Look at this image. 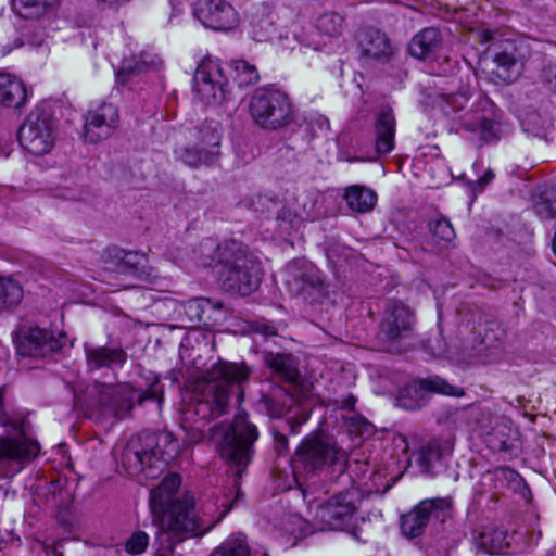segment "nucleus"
<instances>
[{
	"instance_id": "nucleus-56",
	"label": "nucleus",
	"mask_w": 556,
	"mask_h": 556,
	"mask_svg": "<svg viewBox=\"0 0 556 556\" xmlns=\"http://www.w3.org/2000/svg\"><path fill=\"white\" fill-rule=\"evenodd\" d=\"M494 178V173L492 169H488L482 177L478 179V185L483 188Z\"/></svg>"
},
{
	"instance_id": "nucleus-15",
	"label": "nucleus",
	"mask_w": 556,
	"mask_h": 556,
	"mask_svg": "<svg viewBox=\"0 0 556 556\" xmlns=\"http://www.w3.org/2000/svg\"><path fill=\"white\" fill-rule=\"evenodd\" d=\"M529 47L522 41H504L493 49L496 76L506 83L515 81L529 58Z\"/></svg>"
},
{
	"instance_id": "nucleus-39",
	"label": "nucleus",
	"mask_w": 556,
	"mask_h": 556,
	"mask_svg": "<svg viewBox=\"0 0 556 556\" xmlns=\"http://www.w3.org/2000/svg\"><path fill=\"white\" fill-rule=\"evenodd\" d=\"M230 76L239 88L250 87L258 83L260 74L255 65L245 60H236L229 64Z\"/></svg>"
},
{
	"instance_id": "nucleus-47",
	"label": "nucleus",
	"mask_w": 556,
	"mask_h": 556,
	"mask_svg": "<svg viewBox=\"0 0 556 556\" xmlns=\"http://www.w3.org/2000/svg\"><path fill=\"white\" fill-rule=\"evenodd\" d=\"M70 493L63 489L61 480H53L47 486L45 497L52 506H61L70 498Z\"/></svg>"
},
{
	"instance_id": "nucleus-18",
	"label": "nucleus",
	"mask_w": 556,
	"mask_h": 556,
	"mask_svg": "<svg viewBox=\"0 0 556 556\" xmlns=\"http://www.w3.org/2000/svg\"><path fill=\"white\" fill-rule=\"evenodd\" d=\"M63 336L59 338L47 329L31 327L20 332L17 353L24 357H46L63 346Z\"/></svg>"
},
{
	"instance_id": "nucleus-19",
	"label": "nucleus",
	"mask_w": 556,
	"mask_h": 556,
	"mask_svg": "<svg viewBox=\"0 0 556 556\" xmlns=\"http://www.w3.org/2000/svg\"><path fill=\"white\" fill-rule=\"evenodd\" d=\"M119 112L116 105L103 102L94 110H90L85 117V139L97 143L110 138L117 129Z\"/></svg>"
},
{
	"instance_id": "nucleus-52",
	"label": "nucleus",
	"mask_w": 556,
	"mask_h": 556,
	"mask_svg": "<svg viewBox=\"0 0 556 556\" xmlns=\"http://www.w3.org/2000/svg\"><path fill=\"white\" fill-rule=\"evenodd\" d=\"M293 218H295L293 212L286 207L281 208L277 214V220L280 222V227H283V224H286V226L291 225ZM285 229H287V227H285Z\"/></svg>"
},
{
	"instance_id": "nucleus-27",
	"label": "nucleus",
	"mask_w": 556,
	"mask_h": 556,
	"mask_svg": "<svg viewBox=\"0 0 556 556\" xmlns=\"http://www.w3.org/2000/svg\"><path fill=\"white\" fill-rule=\"evenodd\" d=\"M521 477L515 470L507 467H497L481 475L477 491L481 495L490 494L493 497L510 484L519 483Z\"/></svg>"
},
{
	"instance_id": "nucleus-31",
	"label": "nucleus",
	"mask_w": 556,
	"mask_h": 556,
	"mask_svg": "<svg viewBox=\"0 0 556 556\" xmlns=\"http://www.w3.org/2000/svg\"><path fill=\"white\" fill-rule=\"evenodd\" d=\"M26 99L24 83L9 73L0 72V103L7 108L20 109Z\"/></svg>"
},
{
	"instance_id": "nucleus-45",
	"label": "nucleus",
	"mask_w": 556,
	"mask_h": 556,
	"mask_svg": "<svg viewBox=\"0 0 556 556\" xmlns=\"http://www.w3.org/2000/svg\"><path fill=\"white\" fill-rule=\"evenodd\" d=\"M500 341L498 334L494 329L485 328L483 333H479V338L473 339V343L470 346L472 354L480 355L484 351L497 346Z\"/></svg>"
},
{
	"instance_id": "nucleus-59",
	"label": "nucleus",
	"mask_w": 556,
	"mask_h": 556,
	"mask_svg": "<svg viewBox=\"0 0 556 556\" xmlns=\"http://www.w3.org/2000/svg\"><path fill=\"white\" fill-rule=\"evenodd\" d=\"M173 547L170 546L167 551L159 552L155 556H166L167 553H172Z\"/></svg>"
},
{
	"instance_id": "nucleus-3",
	"label": "nucleus",
	"mask_w": 556,
	"mask_h": 556,
	"mask_svg": "<svg viewBox=\"0 0 556 556\" xmlns=\"http://www.w3.org/2000/svg\"><path fill=\"white\" fill-rule=\"evenodd\" d=\"M163 402V386L154 379L147 390L135 389L129 384L106 386L96 382L88 387L85 396L75 395V405L80 409L93 410L101 408L117 419L128 416L135 404L144 401Z\"/></svg>"
},
{
	"instance_id": "nucleus-13",
	"label": "nucleus",
	"mask_w": 556,
	"mask_h": 556,
	"mask_svg": "<svg viewBox=\"0 0 556 556\" xmlns=\"http://www.w3.org/2000/svg\"><path fill=\"white\" fill-rule=\"evenodd\" d=\"M194 91L205 104L222 103L227 98V79L218 61L206 59L193 76Z\"/></svg>"
},
{
	"instance_id": "nucleus-14",
	"label": "nucleus",
	"mask_w": 556,
	"mask_h": 556,
	"mask_svg": "<svg viewBox=\"0 0 556 556\" xmlns=\"http://www.w3.org/2000/svg\"><path fill=\"white\" fill-rule=\"evenodd\" d=\"M359 496L356 491L348 490L331 496L317 506L315 519L321 529L341 530L350 522L356 511Z\"/></svg>"
},
{
	"instance_id": "nucleus-2",
	"label": "nucleus",
	"mask_w": 556,
	"mask_h": 556,
	"mask_svg": "<svg viewBox=\"0 0 556 556\" xmlns=\"http://www.w3.org/2000/svg\"><path fill=\"white\" fill-rule=\"evenodd\" d=\"M179 442L172 432L144 433L129 440L122 453L127 473L140 481L157 478L179 453Z\"/></svg>"
},
{
	"instance_id": "nucleus-9",
	"label": "nucleus",
	"mask_w": 556,
	"mask_h": 556,
	"mask_svg": "<svg viewBox=\"0 0 556 556\" xmlns=\"http://www.w3.org/2000/svg\"><path fill=\"white\" fill-rule=\"evenodd\" d=\"M294 470L306 475L323 470L333 465L345 466L346 453L336 443L320 435H309L303 439L295 451Z\"/></svg>"
},
{
	"instance_id": "nucleus-50",
	"label": "nucleus",
	"mask_w": 556,
	"mask_h": 556,
	"mask_svg": "<svg viewBox=\"0 0 556 556\" xmlns=\"http://www.w3.org/2000/svg\"><path fill=\"white\" fill-rule=\"evenodd\" d=\"M274 437V448L278 455H286L289 451L287 433L278 428L271 430Z\"/></svg>"
},
{
	"instance_id": "nucleus-48",
	"label": "nucleus",
	"mask_w": 556,
	"mask_h": 556,
	"mask_svg": "<svg viewBox=\"0 0 556 556\" xmlns=\"http://www.w3.org/2000/svg\"><path fill=\"white\" fill-rule=\"evenodd\" d=\"M149 545V535L142 531H135L125 542V551L130 555H140Z\"/></svg>"
},
{
	"instance_id": "nucleus-44",
	"label": "nucleus",
	"mask_w": 556,
	"mask_h": 556,
	"mask_svg": "<svg viewBox=\"0 0 556 556\" xmlns=\"http://www.w3.org/2000/svg\"><path fill=\"white\" fill-rule=\"evenodd\" d=\"M469 100V93L467 90L458 93H442L439 96L438 105L441 108L444 114L451 115L460 112Z\"/></svg>"
},
{
	"instance_id": "nucleus-5",
	"label": "nucleus",
	"mask_w": 556,
	"mask_h": 556,
	"mask_svg": "<svg viewBox=\"0 0 556 556\" xmlns=\"http://www.w3.org/2000/svg\"><path fill=\"white\" fill-rule=\"evenodd\" d=\"M216 260L219 281L227 292L245 296L260 286L261 265L242 243L223 242L216 249Z\"/></svg>"
},
{
	"instance_id": "nucleus-36",
	"label": "nucleus",
	"mask_w": 556,
	"mask_h": 556,
	"mask_svg": "<svg viewBox=\"0 0 556 556\" xmlns=\"http://www.w3.org/2000/svg\"><path fill=\"white\" fill-rule=\"evenodd\" d=\"M58 3L59 0H13L12 9L21 17L33 20L51 12Z\"/></svg>"
},
{
	"instance_id": "nucleus-57",
	"label": "nucleus",
	"mask_w": 556,
	"mask_h": 556,
	"mask_svg": "<svg viewBox=\"0 0 556 556\" xmlns=\"http://www.w3.org/2000/svg\"><path fill=\"white\" fill-rule=\"evenodd\" d=\"M131 73L132 68L129 65H127V63H124L122 68L117 73V77L121 80H125Z\"/></svg>"
},
{
	"instance_id": "nucleus-43",
	"label": "nucleus",
	"mask_w": 556,
	"mask_h": 556,
	"mask_svg": "<svg viewBox=\"0 0 556 556\" xmlns=\"http://www.w3.org/2000/svg\"><path fill=\"white\" fill-rule=\"evenodd\" d=\"M344 18L336 12H327L320 15L316 23L318 31L328 37L339 36L343 30Z\"/></svg>"
},
{
	"instance_id": "nucleus-33",
	"label": "nucleus",
	"mask_w": 556,
	"mask_h": 556,
	"mask_svg": "<svg viewBox=\"0 0 556 556\" xmlns=\"http://www.w3.org/2000/svg\"><path fill=\"white\" fill-rule=\"evenodd\" d=\"M180 482V477L176 473L164 477L160 484L150 491V502L153 509L163 511L174 505L175 502L181 501V498L175 497Z\"/></svg>"
},
{
	"instance_id": "nucleus-54",
	"label": "nucleus",
	"mask_w": 556,
	"mask_h": 556,
	"mask_svg": "<svg viewBox=\"0 0 556 556\" xmlns=\"http://www.w3.org/2000/svg\"><path fill=\"white\" fill-rule=\"evenodd\" d=\"M304 422H305V419L302 420V421H299V420H288L287 422H285L283 429H281V430L285 431L286 433L288 432L290 434H298L300 427Z\"/></svg>"
},
{
	"instance_id": "nucleus-23",
	"label": "nucleus",
	"mask_w": 556,
	"mask_h": 556,
	"mask_svg": "<svg viewBox=\"0 0 556 556\" xmlns=\"http://www.w3.org/2000/svg\"><path fill=\"white\" fill-rule=\"evenodd\" d=\"M114 261L110 263L108 269L114 270L118 275L129 276L141 281H152L157 277L154 268L148 266V260L144 254L117 250L114 254Z\"/></svg>"
},
{
	"instance_id": "nucleus-35",
	"label": "nucleus",
	"mask_w": 556,
	"mask_h": 556,
	"mask_svg": "<svg viewBox=\"0 0 556 556\" xmlns=\"http://www.w3.org/2000/svg\"><path fill=\"white\" fill-rule=\"evenodd\" d=\"M220 308V303H213L205 298H195L182 303L179 307V314L184 313L190 323L207 324L211 319L210 316H206L207 312Z\"/></svg>"
},
{
	"instance_id": "nucleus-1",
	"label": "nucleus",
	"mask_w": 556,
	"mask_h": 556,
	"mask_svg": "<svg viewBox=\"0 0 556 556\" xmlns=\"http://www.w3.org/2000/svg\"><path fill=\"white\" fill-rule=\"evenodd\" d=\"M251 370L244 363L218 361L204 375V384L199 400L187 405L180 416V427L187 445L198 444L210 439L216 426L211 420L225 414L230 393L237 389L242 396V386Z\"/></svg>"
},
{
	"instance_id": "nucleus-11",
	"label": "nucleus",
	"mask_w": 556,
	"mask_h": 556,
	"mask_svg": "<svg viewBox=\"0 0 556 556\" xmlns=\"http://www.w3.org/2000/svg\"><path fill=\"white\" fill-rule=\"evenodd\" d=\"M452 514V497L424 500L412 511L402 516L401 530L407 538H417L429 522L444 523Z\"/></svg>"
},
{
	"instance_id": "nucleus-42",
	"label": "nucleus",
	"mask_w": 556,
	"mask_h": 556,
	"mask_svg": "<svg viewBox=\"0 0 556 556\" xmlns=\"http://www.w3.org/2000/svg\"><path fill=\"white\" fill-rule=\"evenodd\" d=\"M22 298L23 289L17 281L0 277V311L17 305Z\"/></svg>"
},
{
	"instance_id": "nucleus-22",
	"label": "nucleus",
	"mask_w": 556,
	"mask_h": 556,
	"mask_svg": "<svg viewBox=\"0 0 556 556\" xmlns=\"http://www.w3.org/2000/svg\"><path fill=\"white\" fill-rule=\"evenodd\" d=\"M356 40L361 58L365 60L386 63L395 53V47L388 35L378 28L361 29L357 33Z\"/></svg>"
},
{
	"instance_id": "nucleus-40",
	"label": "nucleus",
	"mask_w": 556,
	"mask_h": 556,
	"mask_svg": "<svg viewBox=\"0 0 556 556\" xmlns=\"http://www.w3.org/2000/svg\"><path fill=\"white\" fill-rule=\"evenodd\" d=\"M533 208L538 216L544 219L556 217V188L544 187L539 190L533 200Z\"/></svg>"
},
{
	"instance_id": "nucleus-46",
	"label": "nucleus",
	"mask_w": 556,
	"mask_h": 556,
	"mask_svg": "<svg viewBox=\"0 0 556 556\" xmlns=\"http://www.w3.org/2000/svg\"><path fill=\"white\" fill-rule=\"evenodd\" d=\"M544 121L539 112L530 111L521 118V127L525 132L540 137L544 135Z\"/></svg>"
},
{
	"instance_id": "nucleus-12",
	"label": "nucleus",
	"mask_w": 556,
	"mask_h": 556,
	"mask_svg": "<svg viewBox=\"0 0 556 556\" xmlns=\"http://www.w3.org/2000/svg\"><path fill=\"white\" fill-rule=\"evenodd\" d=\"M415 312L401 301H390L380 323L381 338L391 344L412 339L415 333Z\"/></svg>"
},
{
	"instance_id": "nucleus-58",
	"label": "nucleus",
	"mask_w": 556,
	"mask_h": 556,
	"mask_svg": "<svg viewBox=\"0 0 556 556\" xmlns=\"http://www.w3.org/2000/svg\"><path fill=\"white\" fill-rule=\"evenodd\" d=\"M254 38L257 41H267L271 38V34H262L256 28L254 29Z\"/></svg>"
},
{
	"instance_id": "nucleus-8",
	"label": "nucleus",
	"mask_w": 556,
	"mask_h": 556,
	"mask_svg": "<svg viewBox=\"0 0 556 556\" xmlns=\"http://www.w3.org/2000/svg\"><path fill=\"white\" fill-rule=\"evenodd\" d=\"M257 438V428L249 421L245 413L238 414L232 424L224 430L218 447L219 453L230 466L238 468L236 473L238 477L251 462L254 453L253 444Z\"/></svg>"
},
{
	"instance_id": "nucleus-51",
	"label": "nucleus",
	"mask_w": 556,
	"mask_h": 556,
	"mask_svg": "<svg viewBox=\"0 0 556 556\" xmlns=\"http://www.w3.org/2000/svg\"><path fill=\"white\" fill-rule=\"evenodd\" d=\"M253 331L264 334L265 337H275L277 336V328L267 321H256L253 325Z\"/></svg>"
},
{
	"instance_id": "nucleus-24",
	"label": "nucleus",
	"mask_w": 556,
	"mask_h": 556,
	"mask_svg": "<svg viewBox=\"0 0 556 556\" xmlns=\"http://www.w3.org/2000/svg\"><path fill=\"white\" fill-rule=\"evenodd\" d=\"M421 391H430L444 395H458V388L447 383L440 377H431L420 382V386H407L399 399L400 406L406 409H415L420 407V400L422 395H418Z\"/></svg>"
},
{
	"instance_id": "nucleus-4",
	"label": "nucleus",
	"mask_w": 556,
	"mask_h": 556,
	"mask_svg": "<svg viewBox=\"0 0 556 556\" xmlns=\"http://www.w3.org/2000/svg\"><path fill=\"white\" fill-rule=\"evenodd\" d=\"M0 479L12 478L39 454L40 446L31 435V425L21 414L0 410Z\"/></svg>"
},
{
	"instance_id": "nucleus-6",
	"label": "nucleus",
	"mask_w": 556,
	"mask_h": 556,
	"mask_svg": "<svg viewBox=\"0 0 556 556\" xmlns=\"http://www.w3.org/2000/svg\"><path fill=\"white\" fill-rule=\"evenodd\" d=\"M222 127L216 121H204L188 128L184 141L174 149L175 161L197 169L214 164L220 155Z\"/></svg>"
},
{
	"instance_id": "nucleus-17",
	"label": "nucleus",
	"mask_w": 556,
	"mask_h": 556,
	"mask_svg": "<svg viewBox=\"0 0 556 556\" xmlns=\"http://www.w3.org/2000/svg\"><path fill=\"white\" fill-rule=\"evenodd\" d=\"M193 12L205 27L217 31L230 30L239 23L237 11L226 0H198Z\"/></svg>"
},
{
	"instance_id": "nucleus-20",
	"label": "nucleus",
	"mask_w": 556,
	"mask_h": 556,
	"mask_svg": "<svg viewBox=\"0 0 556 556\" xmlns=\"http://www.w3.org/2000/svg\"><path fill=\"white\" fill-rule=\"evenodd\" d=\"M164 525L174 535H195L202 533L194 514V501L190 495H185L169 508L162 511Z\"/></svg>"
},
{
	"instance_id": "nucleus-60",
	"label": "nucleus",
	"mask_w": 556,
	"mask_h": 556,
	"mask_svg": "<svg viewBox=\"0 0 556 556\" xmlns=\"http://www.w3.org/2000/svg\"><path fill=\"white\" fill-rule=\"evenodd\" d=\"M53 553H54L55 555H60V554H59V552H58V546H56V545L53 547Z\"/></svg>"
},
{
	"instance_id": "nucleus-30",
	"label": "nucleus",
	"mask_w": 556,
	"mask_h": 556,
	"mask_svg": "<svg viewBox=\"0 0 556 556\" xmlns=\"http://www.w3.org/2000/svg\"><path fill=\"white\" fill-rule=\"evenodd\" d=\"M263 362L278 378L291 383L299 381L298 362L292 354L265 352Z\"/></svg>"
},
{
	"instance_id": "nucleus-29",
	"label": "nucleus",
	"mask_w": 556,
	"mask_h": 556,
	"mask_svg": "<svg viewBox=\"0 0 556 556\" xmlns=\"http://www.w3.org/2000/svg\"><path fill=\"white\" fill-rule=\"evenodd\" d=\"M441 46L442 36L440 30L435 27H427L412 38L408 51L416 59L427 60L432 58Z\"/></svg>"
},
{
	"instance_id": "nucleus-25",
	"label": "nucleus",
	"mask_w": 556,
	"mask_h": 556,
	"mask_svg": "<svg viewBox=\"0 0 556 556\" xmlns=\"http://www.w3.org/2000/svg\"><path fill=\"white\" fill-rule=\"evenodd\" d=\"M127 352L121 344L86 348V361L89 370L123 367L127 362Z\"/></svg>"
},
{
	"instance_id": "nucleus-26",
	"label": "nucleus",
	"mask_w": 556,
	"mask_h": 556,
	"mask_svg": "<svg viewBox=\"0 0 556 556\" xmlns=\"http://www.w3.org/2000/svg\"><path fill=\"white\" fill-rule=\"evenodd\" d=\"M511 535L507 530L494 527H484L473 538L477 549L489 555L508 554L510 551Z\"/></svg>"
},
{
	"instance_id": "nucleus-34",
	"label": "nucleus",
	"mask_w": 556,
	"mask_h": 556,
	"mask_svg": "<svg viewBox=\"0 0 556 556\" xmlns=\"http://www.w3.org/2000/svg\"><path fill=\"white\" fill-rule=\"evenodd\" d=\"M344 199L348 206L357 213L370 212L377 203V194L374 190L353 185L345 189Z\"/></svg>"
},
{
	"instance_id": "nucleus-53",
	"label": "nucleus",
	"mask_w": 556,
	"mask_h": 556,
	"mask_svg": "<svg viewBox=\"0 0 556 556\" xmlns=\"http://www.w3.org/2000/svg\"><path fill=\"white\" fill-rule=\"evenodd\" d=\"M56 197L65 200L77 201L81 199V192L72 190L70 187H64L62 192L56 194Z\"/></svg>"
},
{
	"instance_id": "nucleus-32",
	"label": "nucleus",
	"mask_w": 556,
	"mask_h": 556,
	"mask_svg": "<svg viewBox=\"0 0 556 556\" xmlns=\"http://www.w3.org/2000/svg\"><path fill=\"white\" fill-rule=\"evenodd\" d=\"M450 452L451 447L448 444L438 439H432L420 446L415 454V459L422 473L432 475L438 465H440L443 455Z\"/></svg>"
},
{
	"instance_id": "nucleus-41",
	"label": "nucleus",
	"mask_w": 556,
	"mask_h": 556,
	"mask_svg": "<svg viewBox=\"0 0 556 556\" xmlns=\"http://www.w3.org/2000/svg\"><path fill=\"white\" fill-rule=\"evenodd\" d=\"M250 551L245 536L236 534L229 536L219 547H217L210 556H255ZM263 556H267L263 553Z\"/></svg>"
},
{
	"instance_id": "nucleus-21",
	"label": "nucleus",
	"mask_w": 556,
	"mask_h": 556,
	"mask_svg": "<svg viewBox=\"0 0 556 556\" xmlns=\"http://www.w3.org/2000/svg\"><path fill=\"white\" fill-rule=\"evenodd\" d=\"M288 285L292 292L309 299L313 294L319 293L323 289L324 280L319 269L305 260H295L288 267Z\"/></svg>"
},
{
	"instance_id": "nucleus-28",
	"label": "nucleus",
	"mask_w": 556,
	"mask_h": 556,
	"mask_svg": "<svg viewBox=\"0 0 556 556\" xmlns=\"http://www.w3.org/2000/svg\"><path fill=\"white\" fill-rule=\"evenodd\" d=\"M376 151L378 154L390 153L394 148L395 116L390 106H383L377 114L375 123Z\"/></svg>"
},
{
	"instance_id": "nucleus-16",
	"label": "nucleus",
	"mask_w": 556,
	"mask_h": 556,
	"mask_svg": "<svg viewBox=\"0 0 556 556\" xmlns=\"http://www.w3.org/2000/svg\"><path fill=\"white\" fill-rule=\"evenodd\" d=\"M492 102L480 97L462 118L464 129L477 134L482 144L496 142L501 138L500 124L492 118Z\"/></svg>"
},
{
	"instance_id": "nucleus-49",
	"label": "nucleus",
	"mask_w": 556,
	"mask_h": 556,
	"mask_svg": "<svg viewBox=\"0 0 556 556\" xmlns=\"http://www.w3.org/2000/svg\"><path fill=\"white\" fill-rule=\"evenodd\" d=\"M540 78L551 92H556V64H545L541 70Z\"/></svg>"
},
{
	"instance_id": "nucleus-55",
	"label": "nucleus",
	"mask_w": 556,
	"mask_h": 556,
	"mask_svg": "<svg viewBox=\"0 0 556 556\" xmlns=\"http://www.w3.org/2000/svg\"><path fill=\"white\" fill-rule=\"evenodd\" d=\"M243 495L240 488L236 485V497L226 506L224 511L219 515L217 521L222 520L226 514L233 507L235 503L240 500V497Z\"/></svg>"
},
{
	"instance_id": "nucleus-10",
	"label": "nucleus",
	"mask_w": 556,
	"mask_h": 556,
	"mask_svg": "<svg viewBox=\"0 0 556 556\" xmlns=\"http://www.w3.org/2000/svg\"><path fill=\"white\" fill-rule=\"evenodd\" d=\"M18 142L29 153L43 155L55 141V122L45 105H37L18 129Z\"/></svg>"
},
{
	"instance_id": "nucleus-38",
	"label": "nucleus",
	"mask_w": 556,
	"mask_h": 556,
	"mask_svg": "<svg viewBox=\"0 0 556 556\" xmlns=\"http://www.w3.org/2000/svg\"><path fill=\"white\" fill-rule=\"evenodd\" d=\"M428 230L430 242L440 248L447 247L456 237L451 222L443 216L429 220Z\"/></svg>"
},
{
	"instance_id": "nucleus-7",
	"label": "nucleus",
	"mask_w": 556,
	"mask_h": 556,
	"mask_svg": "<svg viewBox=\"0 0 556 556\" xmlns=\"http://www.w3.org/2000/svg\"><path fill=\"white\" fill-rule=\"evenodd\" d=\"M249 110L253 122L266 130L285 128L295 119L289 96L277 89L256 90L250 100Z\"/></svg>"
},
{
	"instance_id": "nucleus-37",
	"label": "nucleus",
	"mask_w": 556,
	"mask_h": 556,
	"mask_svg": "<svg viewBox=\"0 0 556 556\" xmlns=\"http://www.w3.org/2000/svg\"><path fill=\"white\" fill-rule=\"evenodd\" d=\"M293 399L282 389L271 394L263 395L260 406L265 409L270 418L282 417L292 405Z\"/></svg>"
}]
</instances>
